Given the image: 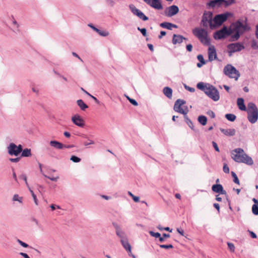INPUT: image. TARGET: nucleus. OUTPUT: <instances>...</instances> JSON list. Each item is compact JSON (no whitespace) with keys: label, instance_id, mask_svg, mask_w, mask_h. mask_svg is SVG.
Here are the masks:
<instances>
[{"label":"nucleus","instance_id":"4","mask_svg":"<svg viewBox=\"0 0 258 258\" xmlns=\"http://www.w3.org/2000/svg\"><path fill=\"white\" fill-rule=\"evenodd\" d=\"M231 28L232 29V33H235L233 36V37L235 40H237L239 38L240 34L246 31L249 30L250 29L246 24H243L239 21H238L233 24L232 28Z\"/></svg>","mask_w":258,"mask_h":258},{"label":"nucleus","instance_id":"52","mask_svg":"<svg viewBox=\"0 0 258 258\" xmlns=\"http://www.w3.org/2000/svg\"><path fill=\"white\" fill-rule=\"evenodd\" d=\"M10 161L12 162L17 163L20 160V157H17L16 158H10Z\"/></svg>","mask_w":258,"mask_h":258},{"label":"nucleus","instance_id":"16","mask_svg":"<svg viewBox=\"0 0 258 258\" xmlns=\"http://www.w3.org/2000/svg\"><path fill=\"white\" fill-rule=\"evenodd\" d=\"M72 121L76 125L83 127L85 125V122L83 119L78 114L75 115L72 117Z\"/></svg>","mask_w":258,"mask_h":258},{"label":"nucleus","instance_id":"59","mask_svg":"<svg viewBox=\"0 0 258 258\" xmlns=\"http://www.w3.org/2000/svg\"><path fill=\"white\" fill-rule=\"evenodd\" d=\"M132 198H133V199L134 200V201L135 202H139L140 198H139V197H137V196H134Z\"/></svg>","mask_w":258,"mask_h":258},{"label":"nucleus","instance_id":"55","mask_svg":"<svg viewBox=\"0 0 258 258\" xmlns=\"http://www.w3.org/2000/svg\"><path fill=\"white\" fill-rule=\"evenodd\" d=\"M192 45L190 44H189L186 45V49L188 51L190 52L192 50Z\"/></svg>","mask_w":258,"mask_h":258},{"label":"nucleus","instance_id":"49","mask_svg":"<svg viewBox=\"0 0 258 258\" xmlns=\"http://www.w3.org/2000/svg\"><path fill=\"white\" fill-rule=\"evenodd\" d=\"M88 140L89 142H84V146H88V145H93L94 144V142L93 141L90 140V139H88Z\"/></svg>","mask_w":258,"mask_h":258},{"label":"nucleus","instance_id":"45","mask_svg":"<svg viewBox=\"0 0 258 258\" xmlns=\"http://www.w3.org/2000/svg\"><path fill=\"white\" fill-rule=\"evenodd\" d=\"M17 242L23 247L27 248L29 247V245L26 243L24 242L20 239H17Z\"/></svg>","mask_w":258,"mask_h":258},{"label":"nucleus","instance_id":"36","mask_svg":"<svg viewBox=\"0 0 258 258\" xmlns=\"http://www.w3.org/2000/svg\"><path fill=\"white\" fill-rule=\"evenodd\" d=\"M231 175L233 177V181L238 184H239V180L236 174V173L233 171L231 172Z\"/></svg>","mask_w":258,"mask_h":258},{"label":"nucleus","instance_id":"53","mask_svg":"<svg viewBox=\"0 0 258 258\" xmlns=\"http://www.w3.org/2000/svg\"><path fill=\"white\" fill-rule=\"evenodd\" d=\"M184 87L186 90H188L190 92H194L195 91V89L194 88L187 86L186 85H185Z\"/></svg>","mask_w":258,"mask_h":258},{"label":"nucleus","instance_id":"10","mask_svg":"<svg viewBox=\"0 0 258 258\" xmlns=\"http://www.w3.org/2000/svg\"><path fill=\"white\" fill-rule=\"evenodd\" d=\"M147 5L157 10H162L163 6L160 0H143Z\"/></svg>","mask_w":258,"mask_h":258},{"label":"nucleus","instance_id":"33","mask_svg":"<svg viewBox=\"0 0 258 258\" xmlns=\"http://www.w3.org/2000/svg\"><path fill=\"white\" fill-rule=\"evenodd\" d=\"M225 117L229 121H234L236 119V116L233 114H226Z\"/></svg>","mask_w":258,"mask_h":258},{"label":"nucleus","instance_id":"47","mask_svg":"<svg viewBox=\"0 0 258 258\" xmlns=\"http://www.w3.org/2000/svg\"><path fill=\"white\" fill-rule=\"evenodd\" d=\"M126 251L129 256L132 257L133 258H136V256L133 254L132 252V248H129L128 249L126 250Z\"/></svg>","mask_w":258,"mask_h":258},{"label":"nucleus","instance_id":"62","mask_svg":"<svg viewBox=\"0 0 258 258\" xmlns=\"http://www.w3.org/2000/svg\"><path fill=\"white\" fill-rule=\"evenodd\" d=\"M250 235H251V237L253 238H256V235L253 232H252V231H250Z\"/></svg>","mask_w":258,"mask_h":258},{"label":"nucleus","instance_id":"39","mask_svg":"<svg viewBox=\"0 0 258 258\" xmlns=\"http://www.w3.org/2000/svg\"><path fill=\"white\" fill-rule=\"evenodd\" d=\"M252 211L253 214L258 215V207L256 205H253L252 207Z\"/></svg>","mask_w":258,"mask_h":258},{"label":"nucleus","instance_id":"43","mask_svg":"<svg viewBox=\"0 0 258 258\" xmlns=\"http://www.w3.org/2000/svg\"><path fill=\"white\" fill-rule=\"evenodd\" d=\"M227 245H228V247L229 249H230V250L231 252H233L235 250V246H234V244L232 243L228 242Z\"/></svg>","mask_w":258,"mask_h":258},{"label":"nucleus","instance_id":"58","mask_svg":"<svg viewBox=\"0 0 258 258\" xmlns=\"http://www.w3.org/2000/svg\"><path fill=\"white\" fill-rule=\"evenodd\" d=\"M166 33L165 31H161L160 32V35H159L158 38L159 39H161L163 36H165L166 35Z\"/></svg>","mask_w":258,"mask_h":258},{"label":"nucleus","instance_id":"40","mask_svg":"<svg viewBox=\"0 0 258 258\" xmlns=\"http://www.w3.org/2000/svg\"><path fill=\"white\" fill-rule=\"evenodd\" d=\"M19 178L20 179H23L25 182V183H26L27 186L28 187V188H29V184L27 182V180L26 175L25 174H22L19 176Z\"/></svg>","mask_w":258,"mask_h":258},{"label":"nucleus","instance_id":"50","mask_svg":"<svg viewBox=\"0 0 258 258\" xmlns=\"http://www.w3.org/2000/svg\"><path fill=\"white\" fill-rule=\"evenodd\" d=\"M43 175L45 177H47V178H49V179H50L51 180L53 181H56L57 180V179H58V177H50L47 176L46 175H45V174H43Z\"/></svg>","mask_w":258,"mask_h":258},{"label":"nucleus","instance_id":"15","mask_svg":"<svg viewBox=\"0 0 258 258\" xmlns=\"http://www.w3.org/2000/svg\"><path fill=\"white\" fill-rule=\"evenodd\" d=\"M179 12V8L177 6L172 5L167 8L165 12L166 16L168 17H172L175 15Z\"/></svg>","mask_w":258,"mask_h":258},{"label":"nucleus","instance_id":"63","mask_svg":"<svg viewBox=\"0 0 258 258\" xmlns=\"http://www.w3.org/2000/svg\"><path fill=\"white\" fill-rule=\"evenodd\" d=\"M63 135L65 137H66L67 138H70L71 137V134L70 133L68 132H64L63 133Z\"/></svg>","mask_w":258,"mask_h":258},{"label":"nucleus","instance_id":"28","mask_svg":"<svg viewBox=\"0 0 258 258\" xmlns=\"http://www.w3.org/2000/svg\"><path fill=\"white\" fill-rule=\"evenodd\" d=\"M197 58L200 62L198 63L197 66L198 68H201L204 64H206V61L205 60L203 55L199 54Z\"/></svg>","mask_w":258,"mask_h":258},{"label":"nucleus","instance_id":"24","mask_svg":"<svg viewBox=\"0 0 258 258\" xmlns=\"http://www.w3.org/2000/svg\"><path fill=\"white\" fill-rule=\"evenodd\" d=\"M221 131L224 135L228 136H233L235 134V130L234 128L221 129Z\"/></svg>","mask_w":258,"mask_h":258},{"label":"nucleus","instance_id":"56","mask_svg":"<svg viewBox=\"0 0 258 258\" xmlns=\"http://www.w3.org/2000/svg\"><path fill=\"white\" fill-rule=\"evenodd\" d=\"M88 26H89L90 27H91L93 30H94L95 31L97 32V31H99V29L96 28L94 26H93L92 24H88Z\"/></svg>","mask_w":258,"mask_h":258},{"label":"nucleus","instance_id":"12","mask_svg":"<svg viewBox=\"0 0 258 258\" xmlns=\"http://www.w3.org/2000/svg\"><path fill=\"white\" fill-rule=\"evenodd\" d=\"M113 224L115 229L116 234L119 238H120V241L127 239V237L125 233L121 229L120 227L117 224L113 223Z\"/></svg>","mask_w":258,"mask_h":258},{"label":"nucleus","instance_id":"26","mask_svg":"<svg viewBox=\"0 0 258 258\" xmlns=\"http://www.w3.org/2000/svg\"><path fill=\"white\" fill-rule=\"evenodd\" d=\"M163 93L167 97L169 98H171L172 97V90L168 87H165L163 89Z\"/></svg>","mask_w":258,"mask_h":258},{"label":"nucleus","instance_id":"5","mask_svg":"<svg viewBox=\"0 0 258 258\" xmlns=\"http://www.w3.org/2000/svg\"><path fill=\"white\" fill-rule=\"evenodd\" d=\"M247 112L249 121L251 123H255L258 118V109L256 105L253 103H249L247 105Z\"/></svg>","mask_w":258,"mask_h":258},{"label":"nucleus","instance_id":"60","mask_svg":"<svg viewBox=\"0 0 258 258\" xmlns=\"http://www.w3.org/2000/svg\"><path fill=\"white\" fill-rule=\"evenodd\" d=\"M148 48L150 49V50L151 51H154V47H153V45L151 44H148Z\"/></svg>","mask_w":258,"mask_h":258},{"label":"nucleus","instance_id":"7","mask_svg":"<svg viewBox=\"0 0 258 258\" xmlns=\"http://www.w3.org/2000/svg\"><path fill=\"white\" fill-rule=\"evenodd\" d=\"M8 152L11 156H18L22 151L21 145H16L13 143H11L7 147Z\"/></svg>","mask_w":258,"mask_h":258},{"label":"nucleus","instance_id":"64","mask_svg":"<svg viewBox=\"0 0 258 258\" xmlns=\"http://www.w3.org/2000/svg\"><path fill=\"white\" fill-rule=\"evenodd\" d=\"M255 35L257 38H258V24L256 26Z\"/></svg>","mask_w":258,"mask_h":258},{"label":"nucleus","instance_id":"54","mask_svg":"<svg viewBox=\"0 0 258 258\" xmlns=\"http://www.w3.org/2000/svg\"><path fill=\"white\" fill-rule=\"evenodd\" d=\"M130 102L131 103H132L134 106H137L138 105V103L137 102V101L134 99L132 98L131 99H130Z\"/></svg>","mask_w":258,"mask_h":258},{"label":"nucleus","instance_id":"37","mask_svg":"<svg viewBox=\"0 0 258 258\" xmlns=\"http://www.w3.org/2000/svg\"><path fill=\"white\" fill-rule=\"evenodd\" d=\"M96 32H97L100 36L104 37L107 36L109 34L107 31H102L100 29H99V31H97Z\"/></svg>","mask_w":258,"mask_h":258},{"label":"nucleus","instance_id":"31","mask_svg":"<svg viewBox=\"0 0 258 258\" xmlns=\"http://www.w3.org/2000/svg\"><path fill=\"white\" fill-rule=\"evenodd\" d=\"M21 154L22 157H28L31 156V151L30 149L26 148L24 150L22 149Z\"/></svg>","mask_w":258,"mask_h":258},{"label":"nucleus","instance_id":"35","mask_svg":"<svg viewBox=\"0 0 258 258\" xmlns=\"http://www.w3.org/2000/svg\"><path fill=\"white\" fill-rule=\"evenodd\" d=\"M28 188L29 189L30 192L31 194V195H32V196L33 197V200L34 201L35 204L36 205H38V200L37 199L36 195L34 193L33 191L30 188V187Z\"/></svg>","mask_w":258,"mask_h":258},{"label":"nucleus","instance_id":"32","mask_svg":"<svg viewBox=\"0 0 258 258\" xmlns=\"http://www.w3.org/2000/svg\"><path fill=\"white\" fill-rule=\"evenodd\" d=\"M120 242L123 248L126 250L128 249L129 248H132V246L128 241V239H126L124 240H121Z\"/></svg>","mask_w":258,"mask_h":258},{"label":"nucleus","instance_id":"11","mask_svg":"<svg viewBox=\"0 0 258 258\" xmlns=\"http://www.w3.org/2000/svg\"><path fill=\"white\" fill-rule=\"evenodd\" d=\"M198 89L203 91L208 96L210 97V84L203 82L198 83L197 85Z\"/></svg>","mask_w":258,"mask_h":258},{"label":"nucleus","instance_id":"41","mask_svg":"<svg viewBox=\"0 0 258 258\" xmlns=\"http://www.w3.org/2000/svg\"><path fill=\"white\" fill-rule=\"evenodd\" d=\"M149 233L152 236L156 237V238H159L160 237V236L161 235L160 233H159L158 232H154L152 231H149Z\"/></svg>","mask_w":258,"mask_h":258},{"label":"nucleus","instance_id":"19","mask_svg":"<svg viewBox=\"0 0 258 258\" xmlns=\"http://www.w3.org/2000/svg\"><path fill=\"white\" fill-rule=\"evenodd\" d=\"M212 189L214 192L221 194H226V192L223 189L222 185L219 184H214L212 187Z\"/></svg>","mask_w":258,"mask_h":258},{"label":"nucleus","instance_id":"30","mask_svg":"<svg viewBox=\"0 0 258 258\" xmlns=\"http://www.w3.org/2000/svg\"><path fill=\"white\" fill-rule=\"evenodd\" d=\"M199 122L202 125H205L207 123V118L204 115H200L198 118Z\"/></svg>","mask_w":258,"mask_h":258},{"label":"nucleus","instance_id":"21","mask_svg":"<svg viewBox=\"0 0 258 258\" xmlns=\"http://www.w3.org/2000/svg\"><path fill=\"white\" fill-rule=\"evenodd\" d=\"M225 0H213L211 1V7H219L222 6H225Z\"/></svg>","mask_w":258,"mask_h":258},{"label":"nucleus","instance_id":"22","mask_svg":"<svg viewBox=\"0 0 258 258\" xmlns=\"http://www.w3.org/2000/svg\"><path fill=\"white\" fill-rule=\"evenodd\" d=\"M160 26L168 30H172V28H177V26L169 22H163L160 24Z\"/></svg>","mask_w":258,"mask_h":258},{"label":"nucleus","instance_id":"13","mask_svg":"<svg viewBox=\"0 0 258 258\" xmlns=\"http://www.w3.org/2000/svg\"><path fill=\"white\" fill-rule=\"evenodd\" d=\"M244 46L239 43H232L228 46L230 52L239 51L244 49Z\"/></svg>","mask_w":258,"mask_h":258},{"label":"nucleus","instance_id":"17","mask_svg":"<svg viewBox=\"0 0 258 258\" xmlns=\"http://www.w3.org/2000/svg\"><path fill=\"white\" fill-rule=\"evenodd\" d=\"M201 24L206 28L210 26V12H205L203 16Z\"/></svg>","mask_w":258,"mask_h":258},{"label":"nucleus","instance_id":"2","mask_svg":"<svg viewBox=\"0 0 258 258\" xmlns=\"http://www.w3.org/2000/svg\"><path fill=\"white\" fill-rule=\"evenodd\" d=\"M185 103V101L182 99H177L174 105V110L175 111L180 113L184 115V118L186 123L188 124L189 127L192 130L194 129V124L190 119L187 116L188 112L187 108L186 107L184 109L181 107V106Z\"/></svg>","mask_w":258,"mask_h":258},{"label":"nucleus","instance_id":"48","mask_svg":"<svg viewBox=\"0 0 258 258\" xmlns=\"http://www.w3.org/2000/svg\"><path fill=\"white\" fill-rule=\"evenodd\" d=\"M223 171L226 173H229V168L226 164H225L223 166Z\"/></svg>","mask_w":258,"mask_h":258},{"label":"nucleus","instance_id":"38","mask_svg":"<svg viewBox=\"0 0 258 258\" xmlns=\"http://www.w3.org/2000/svg\"><path fill=\"white\" fill-rule=\"evenodd\" d=\"M73 162L78 163L81 161V159L76 156H72L70 159Z\"/></svg>","mask_w":258,"mask_h":258},{"label":"nucleus","instance_id":"8","mask_svg":"<svg viewBox=\"0 0 258 258\" xmlns=\"http://www.w3.org/2000/svg\"><path fill=\"white\" fill-rule=\"evenodd\" d=\"M232 33L231 28L227 29L226 27H224L221 30L216 32L214 35V37L215 39H220L230 35Z\"/></svg>","mask_w":258,"mask_h":258},{"label":"nucleus","instance_id":"25","mask_svg":"<svg viewBox=\"0 0 258 258\" xmlns=\"http://www.w3.org/2000/svg\"><path fill=\"white\" fill-rule=\"evenodd\" d=\"M237 104L238 106V108L240 110L245 111L246 110V108L244 103V100L243 98H239L237 99Z\"/></svg>","mask_w":258,"mask_h":258},{"label":"nucleus","instance_id":"57","mask_svg":"<svg viewBox=\"0 0 258 258\" xmlns=\"http://www.w3.org/2000/svg\"><path fill=\"white\" fill-rule=\"evenodd\" d=\"M19 254H20V255H21V256L24 257V258H30L29 255L27 253H26L20 252Z\"/></svg>","mask_w":258,"mask_h":258},{"label":"nucleus","instance_id":"34","mask_svg":"<svg viewBox=\"0 0 258 258\" xmlns=\"http://www.w3.org/2000/svg\"><path fill=\"white\" fill-rule=\"evenodd\" d=\"M22 200H23V198L21 197H20L18 194H15L13 196V201H18L20 203H22Z\"/></svg>","mask_w":258,"mask_h":258},{"label":"nucleus","instance_id":"44","mask_svg":"<svg viewBox=\"0 0 258 258\" xmlns=\"http://www.w3.org/2000/svg\"><path fill=\"white\" fill-rule=\"evenodd\" d=\"M137 29L139 31H140L141 32V33L144 36H147V30L146 28H140V27H138Z\"/></svg>","mask_w":258,"mask_h":258},{"label":"nucleus","instance_id":"51","mask_svg":"<svg viewBox=\"0 0 258 258\" xmlns=\"http://www.w3.org/2000/svg\"><path fill=\"white\" fill-rule=\"evenodd\" d=\"M212 144H213V147L214 148L215 150L216 151L219 152L220 150H219V147L218 146V145L216 144V143L215 142H212Z\"/></svg>","mask_w":258,"mask_h":258},{"label":"nucleus","instance_id":"46","mask_svg":"<svg viewBox=\"0 0 258 258\" xmlns=\"http://www.w3.org/2000/svg\"><path fill=\"white\" fill-rule=\"evenodd\" d=\"M235 2V0H225V7H227L233 4Z\"/></svg>","mask_w":258,"mask_h":258},{"label":"nucleus","instance_id":"18","mask_svg":"<svg viewBox=\"0 0 258 258\" xmlns=\"http://www.w3.org/2000/svg\"><path fill=\"white\" fill-rule=\"evenodd\" d=\"M211 98L215 101H218L220 98L219 92L212 85H211Z\"/></svg>","mask_w":258,"mask_h":258},{"label":"nucleus","instance_id":"61","mask_svg":"<svg viewBox=\"0 0 258 258\" xmlns=\"http://www.w3.org/2000/svg\"><path fill=\"white\" fill-rule=\"evenodd\" d=\"M177 231L181 235H183L184 231L182 229L177 228Z\"/></svg>","mask_w":258,"mask_h":258},{"label":"nucleus","instance_id":"1","mask_svg":"<svg viewBox=\"0 0 258 258\" xmlns=\"http://www.w3.org/2000/svg\"><path fill=\"white\" fill-rule=\"evenodd\" d=\"M231 157L237 162L244 163L247 165H252L253 163L251 158L247 155L241 148H237L232 151Z\"/></svg>","mask_w":258,"mask_h":258},{"label":"nucleus","instance_id":"14","mask_svg":"<svg viewBox=\"0 0 258 258\" xmlns=\"http://www.w3.org/2000/svg\"><path fill=\"white\" fill-rule=\"evenodd\" d=\"M228 15V14H224L216 16L214 19V23L216 25H221L227 20Z\"/></svg>","mask_w":258,"mask_h":258},{"label":"nucleus","instance_id":"3","mask_svg":"<svg viewBox=\"0 0 258 258\" xmlns=\"http://www.w3.org/2000/svg\"><path fill=\"white\" fill-rule=\"evenodd\" d=\"M193 34L204 45H209L207 54L210 59V41L208 38V32L204 28H195L192 30Z\"/></svg>","mask_w":258,"mask_h":258},{"label":"nucleus","instance_id":"9","mask_svg":"<svg viewBox=\"0 0 258 258\" xmlns=\"http://www.w3.org/2000/svg\"><path fill=\"white\" fill-rule=\"evenodd\" d=\"M129 8L134 15L138 16L140 19L143 21H147L149 19L148 17L140 10L137 9L134 5H130Z\"/></svg>","mask_w":258,"mask_h":258},{"label":"nucleus","instance_id":"23","mask_svg":"<svg viewBox=\"0 0 258 258\" xmlns=\"http://www.w3.org/2000/svg\"><path fill=\"white\" fill-rule=\"evenodd\" d=\"M49 144L51 146L57 149H62L64 148V145L56 141H51Z\"/></svg>","mask_w":258,"mask_h":258},{"label":"nucleus","instance_id":"6","mask_svg":"<svg viewBox=\"0 0 258 258\" xmlns=\"http://www.w3.org/2000/svg\"><path fill=\"white\" fill-rule=\"evenodd\" d=\"M224 74L229 78L237 80L240 77V73L235 67L231 64H227L223 69Z\"/></svg>","mask_w":258,"mask_h":258},{"label":"nucleus","instance_id":"42","mask_svg":"<svg viewBox=\"0 0 258 258\" xmlns=\"http://www.w3.org/2000/svg\"><path fill=\"white\" fill-rule=\"evenodd\" d=\"M159 246L161 248H165V249L172 248L173 247V246L172 244H168V245L160 244V245H159Z\"/></svg>","mask_w":258,"mask_h":258},{"label":"nucleus","instance_id":"29","mask_svg":"<svg viewBox=\"0 0 258 258\" xmlns=\"http://www.w3.org/2000/svg\"><path fill=\"white\" fill-rule=\"evenodd\" d=\"M77 103L82 110H85L86 108H88V106L82 99L78 100Z\"/></svg>","mask_w":258,"mask_h":258},{"label":"nucleus","instance_id":"27","mask_svg":"<svg viewBox=\"0 0 258 258\" xmlns=\"http://www.w3.org/2000/svg\"><path fill=\"white\" fill-rule=\"evenodd\" d=\"M213 60H218L219 61H221L218 59L217 57L216 51L214 46L211 45V61Z\"/></svg>","mask_w":258,"mask_h":258},{"label":"nucleus","instance_id":"20","mask_svg":"<svg viewBox=\"0 0 258 258\" xmlns=\"http://www.w3.org/2000/svg\"><path fill=\"white\" fill-rule=\"evenodd\" d=\"M186 39L185 37L180 35L174 34L172 38V43L173 44H180L183 40Z\"/></svg>","mask_w":258,"mask_h":258}]
</instances>
